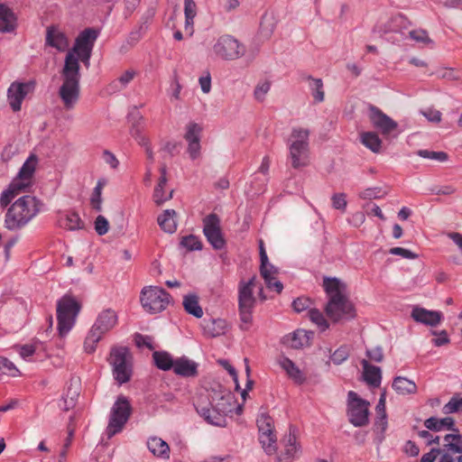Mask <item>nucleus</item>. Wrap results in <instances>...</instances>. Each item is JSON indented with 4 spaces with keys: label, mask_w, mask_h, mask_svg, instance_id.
Masks as SVG:
<instances>
[{
    "label": "nucleus",
    "mask_w": 462,
    "mask_h": 462,
    "mask_svg": "<svg viewBox=\"0 0 462 462\" xmlns=\"http://www.w3.org/2000/svg\"><path fill=\"white\" fill-rule=\"evenodd\" d=\"M175 210L166 209L157 218L158 225L166 233L173 234L177 229V223L174 219Z\"/></svg>",
    "instance_id": "33"
},
{
    "label": "nucleus",
    "mask_w": 462,
    "mask_h": 462,
    "mask_svg": "<svg viewBox=\"0 0 462 462\" xmlns=\"http://www.w3.org/2000/svg\"><path fill=\"white\" fill-rule=\"evenodd\" d=\"M17 28V17L5 4H0V32L13 33Z\"/></svg>",
    "instance_id": "20"
},
{
    "label": "nucleus",
    "mask_w": 462,
    "mask_h": 462,
    "mask_svg": "<svg viewBox=\"0 0 462 462\" xmlns=\"http://www.w3.org/2000/svg\"><path fill=\"white\" fill-rule=\"evenodd\" d=\"M98 34V30L95 28H87L83 30L76 38L73 48L68 51L66 57L71 54L74 59L79 61L78 57L75 55V51H86L88 48L92 51Z\"/></svg>",
    "instance_id": "15"
},
{
    "label": "nucleus",
    "mask_w": 462,
    "mask_h": 462,
    "mask_svg": "<svg viewBox=\"0 0 462 462\" xmlns=\"http://www.w3.org/2000/svg\"><path fill=\"white\" fill-rule=\"evenodd\" d=\"M332 206L335 209L345 211L346 208V199L345 193H335L332 198Z\"/></svg>",
    "instance_id": "61"
},
{
    "label": "nucleus",
    "mask_w": 462,
    "mask_h": 462,
    "mask_svg": "<svg viewBox=\"0 0 462 462\" xmlns=\"http://www.w3.org/2000/svg\"><path fill=\"white\" fill-rule=\"evenodd\" d=\"M152 359L155 366L160 370L169 371L173 369L175 360L166 351H154L152 353Z\"/></svg>",
    "instance_id": "35"
},
{
    "label": "nucleus",
    "mask_w": 462,
    "mask_h": 462,
    "mask_svg": "<svg viewBox=\"0 0 462 462\" xmlns=\"http://www.w3.org/2000/svg\"><path fill=\"white\" fill-rule=\"evenodd\" d=\"M308 341V332L304 329H297L283 337V343L294 349L302 347Z\"/></svg>",
    "instance_id": "32"
},
{
    "label": "nucleus",
    "mask_w": 462,
    "mask_h": 462,
    "mask_svg": "<svg viewBox=\"0 0 462 462\" xmlns=\"http://www.w3.org/2000/svg\"><path fill=\"white\" fill-rule=\"evenodd\" d=\"M203 234L215 250H222L226 242L221 229V220L215 213L206 216L203 220Z\"/></svg>",
    "instance_id": "11"
},
{
    "label": "nucleus",
    "mask_w": 462,
    "mask_h": 462,
    "mask_svg": "<svg viewBox=\"0 0 462 462\" xmlns=\"http://www.w3.org/2000/svg\"><path fill=\"white\" fill-rule=\"evenodd\" d=\"M310 305V300L305 297H299L292 301V308L296 312H301L307 310Z\"/></svg>",
    "instance_id": "64"
},
{
    "label": "nucleus",
    "mask_w": 462,
    "mask_h": 462,
    "mask_svg": "<svg viewBox=\"0 0 462 462\" xmlns=\"http://www.w3.org/2000/svg\"><path fill=\"white\" fill-rule=\"evenodd\" d=\"M0 370L4 373H8L12 376L16 375L18 373L14 364L6 357H0Z\"/></svg>",
    "instance_id": "63"
},
{
    "label": "nucleus",
    "mask_w": 462,
    "mask_h": 462,
    "mask_svg": "<svg viewBox=\"0 0 462 462\" xmlns=\"http://www.w3.org/2000/svg\"><path fill=\"white\" fill-rule=\"evenodd\" d=\"M62 84L59 88V97L66 110L75 107L80 95V64L69 54L65 57L64 66L60 71Z\"/></svg>",
    "instance_id": "2"
},
{
    "label": "nucleus",
    "mask_w": 462,
    "mask_h": 462,
    "mask_svg": "<svg viewBox=\"0 0 462 462\" xmlns=\"http://www.w3.org/2000/svg\"><path fill=\"white\" fill-rule=\"evenodd\" d=\"M255 281V276H253L248 282L241 281L238 284V310L240 328L243 330L248 329L253 320V310L256 302L254 296Z\"/></svg>",
    "instance_id": "4"
},
{
    "label": "nucleus",
    "mask_w": 462,
    "mask_h": 462,
    "mask_svg": "<svg viewBox=\"0 0 462 462\" xmlns=\"http://www.w3.org/2000/svg\"><path fill=\"white\" fill-rule=\"evenodd\" d=\"M420 157L424 159L435 160L439 162H446L448 155L445 152H434L429 150H419L416 152Z\"/></svg>",
    "instance_id": "52"
},
{
    "label": "nucleus",
    "mask_w": 462,
    "mask_h": 462,
    "mask_svg": "<svg viewBox=\"0 0 462 462\" xmlns=\"http://www.w3.org/2000/svg\"><path fill=\"white\" fill-rule=\"evenodd\" d=\"M142 125H131L130 134L138 142L140 145H147L149 140L142 134Z\"/></svg>",
    "instance_id": "60"
},
{
    "label": "nucleus",
    "mask_w": 462,
    "mask_h": 462,
    "mask_svg": "<svg viewBox=\"0 0 462 462\" xmlns=\"http://www.w3.org/2000/svg\"><path fill=\"white\" fill-rule=\"evenodd\" d=\"M349 356V349L346 346H341L331 356V360L335 365H341Z\"/></svg>",
    "instance_id": "56"
},
{
    "label": "nucleus",
    "mask_w": 462,
    "mask_h": 462,
    "mask_svg": "<svg viewBox=\"0 0 462 462\" xmlns=\"http://www.w3.org/2000/svg\"><path fill=\"white\" fill-rule=\"evenodd\" d=\"M43 203L36 197L25 195L18 199L8 208L5 226L11 231L25 226L42 210Z\"/></svg>",
    "instance_id": "3"
},
{
    "label": "nucleus",
    "mask_w": 462,
    "mask_h": 462,
    "mask_svg": "<svg viewBox=\"0 0 462 462\" xmlns=\"http://www.w3.org/2000/svg\"><path fill=\"white\" fill-rule=\"evenodd\" d=\"M361 143L374 152H379L382 147V140L374 132L363 133Z\"/></svg>",
    "instance_id": "40"
},
{
    "label": "nucleus",
    "mask_w": 462,
    "mask_h": 462,
    "mask_svg": "<svg viewBox=\"0 0 462 462\" xmlns=\"http://www.w3.org/2000/svg\"><path fill=\"white\" fill-rule=\"evenodd\" d=\"M116 313L111 309H106L98 314L90 330L97 334L100 333V336L103 337L104 334L116 326Z\"/></svg>",
    "instance_id": "17"
},
{
    "label": "nucleus",
    "mask_w": 462,
    "mask_h": 462,
    "mask_svg": "<svg viewBox=\"0 0 462 462\" xmlns=\"http://www.w3.org/2000/svg\"><path fill=\"white\" fill-rule=\"evenodd\" d=\"M134 340L136 346L139 348L147 347L150 350H154L156 347L154 345L153 337L152 336L135 333Z\"/></svg>",
    "instance_id": "50"
},
{
    "label": "nucleus",
    "mask_w": 462,
    "mask_h": 462,
    "mask_svg": "<svg viewBox=\"0 0 462 462\" xmlns=\"http://www.w3.org/2000/svg\"><path fill=\"white\" fill-rule=\"evenodd\" d=\"M37 164L38 157L34 153L30 154L13 180L26 190L32 186V179Z\"/></svg>",
    "instance_id": "16"
},
{
    "label": "nucleus",
    "mask_w": 462,
    "mask_h": 462,
    "mask_svg": "<svg viewBox=\"0 0 462 462\" xmlns=\"http://www.w3.org/2000/svg\"><path fill=\"white\" fill-rule=\"evenodd\" d=\"M323 287L328 294V301L325 308L327 316L334 322L351 319L356 317L353 303L346 296V285L337 278L325 277Z\"/></svg>",
    "instance_id": "1"
},
{
    "label": "nucleus",
    "mask_w": 462,
    "mask_h": 462,
    "mask_svg": "<svg viewBox=\"0 0 462 462\" xmlns=\"http://www.w3.org/2000/svg\"><path fill=\"white\" fill-rule=\"evenodd\" d=\"M370 403L360 398L353 391L347 393V416L349 422L355 427H364L369 423Z\"/></svg>",
    "instance_id": "9"
},
{
    "label": "nucleus",
    "mask_w": 462,
    "mask_h": 462,
    "mask_svg": "<svg viewBox=\"0 0 462 462\" xmlns=\"http://www.w3.org/2000/svg\"><path fill=\"white\" fill-rule=\"evenodd\" d=\"M208 333L210 337H216L225 333L226 321L224 319H212L207 327Z\"/></svg>",
    "instance_id": "46"
},
{
    "label": "nucleus",
    "mask_w": 462,
    "mask_h": 462,
    "mask_svg": "<svg viewBox=\"0 0 462 462\" xmlns=\"http://www.w3.org/2000/svg\"><path fill=\"white\" fill-rule=\"evenodd\" d=\"M303 80L309 81V88L315 102L320 103L324 100L325 93L323 89V81L321 79H314L310 75H303Z\"/></svg>",
    "instance_id": "36"
},
{
    "label": "nucleus",
    "mask_w": 462,
    "mask_h": 462,
    "mask_svg": "<svg viewBox=\"0 0 462 462\" xmlns=\"http://www.w3.org/2000/svg\"><path fill=\"white\" fill-rule=\"evenodd\" d=\"M102 338V336H100V333H96L92 330H90L85 339L84 342V348L85 351L88 354L93 353L96 350V345L97 343Z\"/></svg>",
    "instance_id": "53"
},
{
    "label": "nucleus",
    "mask_w": 462,
    "mask_h": 462,
    "mask_svg": "<svg viewBox=\"0 0 462 462\" xmlns=\"http://www.w3.org/2000/svg\"><path fill=\"white\" fill-rule=\"evenodd\" d=\"M199 365L189 359L187 356H181L175 359L173 372L182 377H195L198 375Z\"/></svg>",
    "instance_id": "23"
},
{
    "label": "nucleus",
    "mask_w": 462,
    "mask_h": 462,
    "mask_svg": "<svg viewBox=\"0 0 462 462\" xmlns=\"http://www.w3.org/2000/svg\"><path fill=\"white\" fill-rule=\"evenodd\" d=\"M131 354L125 346H115L111 349L109 364L113 367L115 379L123 384L127 383L132 374Z\"/></svg>",
    "instance_id": "7"
},
{
    "label": "nucleus",
    "mask_w": 462,
    "mask_h": 462,
    "mask_svg": "<svg viewBox=\"0 0 462 462\" xmlns=\"http://www.w3.org/2000/svg\"><path fill=\"white\" fill-rule=\"evenodd\" d=\"M368 109V116L373 126L378 129L382 134L387 135L397 129L398 124L380 108L374 105H369Z\"/></svg>",
    "instance_id": "12"
},
{
    "label": "nucleus",
    "mask_w": 462,
    "mask_h": 462,
    "mask_svg": "<svg viewBox=\"0 0 462 462\" xmlns=\"http://www.w3.org/2000/svg\"><path fill=\"white\" fill-rule=\"evenodd\" d=\"M213 51L217 56L223 60H235L245 54V47L233 36L226 34L217 40Z\"/></svg>",
    "instance_id": "10"
},
{
    "label": "nucleus",
    "mask_w": 462,
    "mask_h": 462,
    "mask_svg": "<svg viewBox=\"0 0 462 462\" xmlns=\"http://www.w3.org/2000/svg\"><path fill=\"white\" fill-rule=\"evenodd\" d=\"M309 317L312 322L317 324L321 330H326L328 328V323L324 318L322 312L317 309H310L309 310Z\"/></svg>",
    "instance_id": "54"
},
{
    "label": "nucleus",
    "mask_w": 462,
    "mask_h": 462,
    "mask_svg": "<svg viewBox=\"0 0 462 462\" xmlns=\"http://www.w3.org/2000/svg\"><path fill=\"white\" fill-rule=\"evenodd\" d=\"M34 88V83H13L8 88V101L13 111L21 110L23 100L27 94Z\"/></svg>",
    "instance_id": "14"
},
{
    "label": "nucleus",
    "mask_w": 462,
    "mask_h": 462,
    "mask_svg": "<svg viewBox=\"0 0 462 462\" xmlns=\"http://www.w3.org/2000/svg\"><path fill=\"white\" fill-rule=\"evenodd\" d=\"M184 310L190 315L199 319L203 316V310L199 303V297L196 294H188L183 298Z\"/></svg>",
    "instance_id": "38"
},
{
    "label": "nucleus",
    "mask_w": 462,
    "mask_h": 462,
    "mask_svg": "<svg viewBox=\"0 0 462 462\" xmlns=\"http://www.w3.org/2000/svg\"><path fill=\"white\" fill-rule=\"evenodd\" d=\"M171 296L164 289L157 286L143 288L140 301L143 310L151 314L164 310L171 302Z\"/></svg>",
    "instance_id": "6"
},
{
    "label": "nucleus",
    "mask_w": 462,
    "mask_h": 462,
    "mask_svg": "<svg viewBox=\"0 0 462 462\" xmlns=\"http://www.w3.org/2000/svg\"><path fill=\"white\" fill-rule=\"evenodd\" d=\"M310 132L303 128H293L288 139V146L310 150L309 145Z\"/></svg>",
    "instance_id": "26"
},
{
    "label": "nucleus",
    "mask_w": 462,
    "mask_h": 462,
    "mask_svg": "<svg viewBox=\"0 0 462 462\" xmlns=\"http://www.w3.org/2000/svg\"><path fill=\"white\" fill-rule=\"evenodd\" d=\"M131 412L132 407L128 399L124 395L118 396L111 409L109 422L106 430L108 438H112L123 430L130 418Z\"/></svg>",
    "instance_id": "8"
},
{
    "label": "nucleus",
    "mask_w": 462,
    "mask_h": 462,
    "mask_svg": "<svg viewBox=\"0 0 462 462\" xmlns=\"http://www.w3.org/2000/svg\"><path fill=\"white\" fill-rule=\"evenodd\" d=\"M148 449L156 457L169 458L170 457V447L160 438L151 437L147 440Z\"/></svg>",
    "instance_id": "31"
},
{
    "label": "nucleus",
    "mask_w": 462,
    "mask_h": 462,
    "mask_svg": "<svg viewBox=\"0 0 462 462\" xmlns=\"http://www.w3.org/2000/svg\"><path fill=\"white\" fill-rule=\"evenodd\" d=\"M424 426L433 431H440L444 429L458 431L457 428H455V420L450 417H446L442 419H439L436 417H430L424 421Z\"/></svg>",
    "instance_id": "28"
},
{
    "label": "nucleus",
    "mask_w": 462,
    "mask_h": 462,
    "mask_svg": "<svg viewBox=\"0 0 462 462\" xmlns=\"http://www.w3.org/2000/svg\"><path fill=\"white\" fill-rule=\"evenodd\" d=\"M411 318L416 322L435 327L440 322L442 313L440 311L428 310L424 308L415 307L411 311Z\"/></svg>",
    "instance_id": "19"
},
{
    "label": "nucleus",
    "mask_w": 462,
    "mask_h": 462,
    "mask_svg": "<svg viewBox=\"0 0 462 462\" xmlns=\"http://www.w3.org/2000/svg\"><path fill=\"white\" fill-rule=\"evenodd\" d=\"M289 158L292 168L300 169L308 166L310 162V150L288 146Z\"/></svg>",
    "instance_id": "27"
},
{
    "label": "nucleus",
    "mask_w": 462,
    "mask_h": 462,
    "mask_svg": "<svg viewBox=\"0 0 462 462\" xmlns=\"http://www.w3.org/2000/svg\"><path fill=\"white\" fill-rule=\"evenodd\" d=\"M257 427L260 436H271L273 433V419L268 415L262 414L257 419Z\"/></svg>",
    "instance_id": "44"
},
{
    "label": "nucleus",
    "mask_w": 462,
    "mask_h": 462,
    "mask_svg": "<svg viewBox=\"0 0 462 462\" xmlns=\"http://www.w3.org/2000/svg\"><path fill=\"white\" fill-rule=\"evenodd\" d=\"M407 19L402 14H396L393 16L385 24L383 32H400L402 29L407 27Z\"/></svg>",
    "instance_id": "41"
},
{
    "label": "nucleus",
    "mask_w": 462,
    "mask_h": 462,
    "mask_svg": "<svg viewBox=\"0 0 462 462\" xmlns=\"http://www.w3.org/2000/svg\"><path fill=\"white\" fill-rule=\"evenodd\" d=\"M202 126L197 123L190 122L186 125V133L184 139L188 143L200 142V135L202 133Z\"/></svg>",
    "instance_id": "42"
},
{
    "label": "nucleus",
    "mask_w": 462,
    "mask_h": 462,
    "mask_svg": "<svg viewBox=\"0 0 462 462\" xmlns=\"http://www.w3.org/2000/svg\"><path fill=\"white\" fill-rule=\"evenodd\" d=\"M58 225L60 227L70 231L82 229L84 227V223L81 221L79 214L74 211L61 215L58 219Z\"/></svg>",
    "instance_id": "29"
},
{
    "label": "nucleus",
    "mask_w": 462,
    "mask_h": 462,
    "mask_svg": "<svg viewBox=\"0 0 462 462\" xmlns=\"http://www.w3.org/2000/svg\"><path fill=\"white\" fill-rule=\"evenodd\" d=\"M103 186H104V182H102V180H98L96 187L94 188L92 194H91L90 203H91L92 208L97 211H101V209H102L101 193H102Z\"/></svg>",
    "instance_id": "48"
},
{
    "label": "nucleus",
    "mask_w": 462,
    "mask_h": 462,
    "mask_svg": "<svg viewBox=\"0 0 462 462\" xmlns=\"http://www.w3.org/2000/svg\"><path fill=\"white\" fill-rule=\"evenodd\" d=\"M260 260H261V266H260V273L263 279L267 280V269H274V266L271 264L268 261V256L265 252L263 243V241H260Z\"/></svg>",
    "instance_id": "51"
},
{
    "label": "nucleus",
    "mask_w": 462,
    "mask_h": 462,
    "mask_svg": "<svg viewBox=\"0 0 462 462\" xmlns=\"http://www.w3.org/2000/svg\"><path fill=\"white\" fill-rule=\"evenodd\" d=\"M457 411H462V395L460 393L454 394L449 402L442 408L444 414H450Z\"/></svg>",
    "instance_id": "43"
},
{
    "label": "nucleus",
    "mask_w": 462,
    "mask_h": 462,
    "mask_svg": "<svg viewBox=\"0 0 462 462\" xmlns=\"http://www.w3.org/2000/svg\"><path fill=\"white\" fill-rule=\"evenodd\" d=\"M180 245L187 248L189 251L202 249V243L200 239L194 235L183 236L180 240Z\"/></svg>",
    "instance_id": "49"
},
{
    "label": "nucleus",
    "mask_w": 462,
    "mask_h": 462,
    "mask_svg": "<svg viewBox=\"0 0 462 462\" xmlns=\"http://www.w3.org/2000/svg\"><path fill=\"white\" fill-rule=\"evenodd\" d=\"M259 440L267 455H273L276 452L277 438L274 433H272L271 436H259Z\"/></svg>",
    "instance_id": "45"
},
{
    "label": "nucleus",
    "mask_w": 462,
    "mask_h": 462,
    "mask_svg": "<svg viewBox=\"0 0 462 462\" xmlns=\"http://www.w3.org/2000/svg\"><path fill=\"white\" fill-rule=\"evenodd\" d=\"M389 254L393 255H399L405 259H417L419 257L418 254L411 252L409 249L402 247H393L389 250Z\"/></svg>",
    "instance_id": "62"
},
{
    "label": "nucleus",
    "mask_w": 462,
    "mask_h": 462,
    "mask_svg": "<svg viewBox=\"0 0 462 462\" xmlns=\"http://www.w3.org/2000/svg\"><path fill=\"white\" fill-rule=\"evenodd\" d=\"M393 388L399 394L414 393L417 390L415 383L403 376H396L393 382Z\"/></svg>",
    "instance_id": "37"
},
{
    "label": "nucleus",
    "mask_w": 462,
    "mask_h": 462,
    "mask_svg": "<svg viewBox=\"0 0 462 462\" xmlns=\"http://www.w3.org/2000/svg\"><path fill=\"white\" fill-rule=\"evenodd\" d=\"M194 405L197 412L204 418L207 422L215 426H225L226 415L220 412L215 404L198 401Z\"/></svg>",
    "instance_id": "13"
},
{
    "label": "nucleus",
    "mask_w": 462,
    "mask_h": 462,
    "mask_svg": "<svg viewBox=\"0 0 462 462\" xmlns=\"http://www.w3.org/2000/svg\"><path fill=\"white\" fill-rule=\"evenodd\" d=\"M80 309V303L71 295L66 294L58 300L57 319L60 337L66 336L73 328Z\"/></svg>",
    "instance_id": "5"
},
{
    "label": "nucleus",
    "mask_w": 462,
    "mask_h": 462,
    "mask_svg": "<svg viewBox=\"0 0 462 462\" xmlns=\"http://www.w3.org/2000/svg\"><path fill=\"white\" fill-rule=\"evenodd\" d=\"M386 194L380 187L367 188L360 192L359 197L362 199H374L383 198Z\"/></svg>",
    "instance_id": "55"
},
{
    "label": "nucleus",
    "mask_w": 462,
    "mask_h": 462,
    "mask_svg": "<svg viewBox=\"0 0 462 462\" xmlns=\"http://www.w3.org/2000/svg\"><path fill=\"white\" fill-rule=\"evenodd\" d=\"M296 429L293 426H290L289 433L286 434L283 439L281 440L282 445L283 446V452L278 457L279 460H282V457H284L286 459L293 458L299 449L297 440H296Z\"/></svg>",
    "instance_id": "25"
},
{
    "label": "nucleus",
    "mask_w": 462,
    "mask_h": 462,
    "mask_svg": "<svg viewBox=\"0 0 462 462\" xmlns=\"http://www.w3.org/2000/svg\"><path fill=\"white\" fill-rule=\"evenodd\" d=\"M45 44L56 49L58 51H65L69 45L67 35L56 26H49L46 30Z\"/></svg>",
    "instance_id": "18"
},
{
    "label": "nucleus",
    "mask_w": 462,
    "mask_h": 462,
    "mask_svg": "<svg viewBox=\"0 0 462 462\" xmlns=\"http://www.w3.org/2000/svg\"><path fill=\"white\" fill-rule=\"evenodd\" d=\"M276 273V269H267V280L266 279H263L264 282H265V284L266 286L269 288V289H274L278 293H281L282 289H283V285L282 283L280 282V281H276L273 276H272V273Z\"/></svg>",
    "instance_id": "57"
},
{
    "label": "nucleus",
    "mask_w": 462,
    "mask_h": 462,
    "mask_svg": "<svg viewBox=\"0 0 462 462\" xmlns=\"http://www.w3.org/2000/svg\"><path fill=\"white\" fill-rule=\"evenodd\" d=\"M445 444L442 452L453 454H462V435L459 433L447 434L444 437Z\"/></svg>",
    "instance_id": "34"
},
{
    "label": "nucleus",
    "mask_w": 462,
    "mask_h": 462,
    "mask_svg": "<svg viewBox=\"0 0 462 462\" xmlns=\"http://www.w3.org/2000/svg\"><path fill=\"white\" fill-rule=\"evenodd\" d=\"M363 367V377L365 382L371 387H379L382 381V371L379 366L371 365L367 360L361 361Z\"/></svg>",
    "instance_id": "24"
},
{
    "label": "nucleus",
    "mask_w": 462,
    "mask_h": 462,
    "mask_svg": "<svg viewBox=\"0 0 462 462\" xmlns=\"http://www.w3.org/2000/svg\"><path fill=\"white\" fill-rule=\"evenodd\" d=\"M164 187L156 186L153 192V199L156 205L161 206L165 201L172 198L173 190H171L168 195L164 194Z\"/></svg>",
    "instance_id": "58"
},
{
    "label": "nucleus",
    "mask_w": 462,
    "mask_h": 462,
    "mask_svg": "<svg viewBox=\"0 0 462 462\" xmlns=\"http://www.w3.org/2000/svg\"><path fill=\"white\" fill-rule=\"evenodd\" d=\"M279 364L281 367L287 373L288 376L298 384H301L305 381V377L299 367L290 358L283 356Z\"/></svg>",
    "instance_id": "30"
},
{
    "label": "nucleus",
    "mask_w": 462,
    "mask_h": 462,
    "mask_svg": "<svg viewBox=\"0 0 462 462\" xmlns=\"http://www.w3.org/2000/svg\"><path fill=\"white\" fill-rule=\"evenodd\" d=\"M219 390L215 392L214 395L211 397V403L215 404L217 407V410L227 415L228 412L232 411V403L234 401V396L230 393V391L223 388L222 386H218Z\"/></svg>",
    "instance_id": "21"
},
{
    "label": "nucleus",
    "mask_w": 462,
    "mask_h": 462,
    "mask_svg": "<svg viewBox=\"0 0 462 462\" xmlns=\"http://www.w3.org/2000/svg\"><path fill=\"white\" fill-rule=\"evenodd\" d=\"M108 229L109 223L107 219L102 215L97 216L95 220V230L97 235L104 236L108 232Z\"/></svg>",
    "instance_id": "59"
},
{
    "label": "nucleus",
    "mask_w": 462,
    "mask_h": 462,
    "mask_svg": "<svg viewBox=\"0 0 462 462\" xmlns=\"http://www.w3.org/2000/svg\"><path fill=\"white\" fill-rule=\"evenodd\" d=\"M135 75L134 70L129 69L122 74L117 79L114 80L111 87L114 89L121 90L125 88L129 82H131Z\"/></svg>",
    "instance_id": "47"
},
{
    "label": "nucleus",
    "mask_w": 462,
    "mask_h": 462,
    "mask_svg": "<svg viewBox=\"0 0 462 462\" xmlns=\"http://www.w3.org/2000/svg\"><path fill=\"white\" fill-rule=\"evenodd\" d=\"M79 395V379L71 378L68 385L67 392L59 404L60 408L68 411L76 405L77 399Z\"/></svg>",
    "instance_id": "22"
},
{
    "label": "nucleus",
    "mask_w": 462,
    "mask_h": 462,
    "mask_svg": "<svg viewBox=\"0 0 462 462\" xmlns=\"http://www.w3.org/2000/svg\"><path fill=\"white\" fill-rule=\"evenodd\" d=\"M21 191H25V189L20 187L17 182L13 180L9 187L1 193L0 206L2 208L8 206L10 202L14 199V197Z\"/></svg>",
    "instance_id": "39"
}]
</instances>
